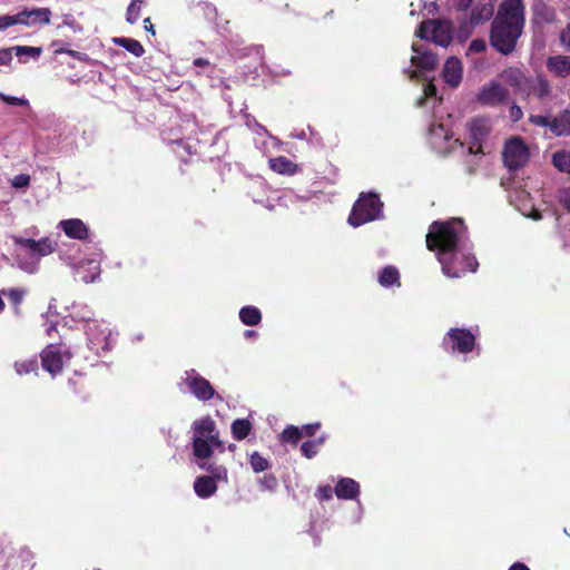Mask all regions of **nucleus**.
Here are the masks:
<instances>
[{
    "mask_svg": "<svg viewBox=\"0 0 570 570\" xmlns=\"http://www.w3.org/2000/svg\"><path fill=\"white\" fill-rule=\"evenodd\" d=\"M12 50H14L16 56L19 58L22 56H29L35 60H37L42 53V49L40 47L31 46H16L12 48Z\"/></svg>",
    "mask_w": 570,
    "mask_h": 570,
    "instance_id": "nucleus-40",
    "label": "nucleus"
},
{
    "mask_svg": "<svg viewBox=\"0 0 570 570\" xmlns=\"http://www.w3.org/2000/svg\"><path fill=\"white\" fill-rule=\"evenodd\" d=\"M523 0H503L491 23L490 43L500 53L508 56L517 46L524 27Z\"/></svg>",
    "mask_w": 570,
    "mask_h": 570,
    "instance_id": "nucleus-1",
    "label": "nucleus"
},
{
    "mask_svg": "<svg viewBox=\"0 0 570 570\" xmlns=\"http://www.w3.org/2000/svg\"><path fill=\"white\" fill-rule=\"evenodd\" d=\"M413 51L416 52V56L412 57L411 61L417 68L422 70H434L439 63L436 55L431 51L422 50L420 46L413 45Z\"/></svg>",
    "mask_w": 570,
    "mask_h": 570,
    "instance_id": "nucleus-20",
    "label": "nucleus"
},
{
    "mask_svg": "<svg viewBox=\"0 0 570 570\" xmlns=\"http://www.w3.org/2000/svg\"><path fill=\"white\" fill-rule=\"evenodd\" d=\"M462 62L456 57H450L446 59L443 68L444 81L455 88L461 83L462 80Z\"/></svg>",
    "mask_w": 570,
    "mask_h": 570,
    "instance_id": "nucleus-18",
    "label": "nucleus"
},
{
    "mask_svg": "<svg viewBox=\"0 0 570 570\" xmlns=\"http://www.w3.org/2000/svg\"><path fill=\"white\" fill-rule=\"evenodd\" d=\"M434 19L422 21L415 30V36L420 39L432 40V30H434Z\"/></svg>",
    "mask_w": 570,
    "mask_h": 570,
    "instance_id": "nucleus-38",
    "label": "nucleus"
},
{
    "mask_svg": "<svg viewBox=\"0 0 570 570\" xmlns=\"http://www.w3.org/2000/svg\"><path fill=\"white\" fill-rule=\"evenodd\" d=\"M210 476L215 478V482L217 480L227 481V469L224 465H217V468H215V471Z\"/></svg>",
    "mask_w": 570,
    "mask_h": 570,
    "instance_id": "nucleus-51",
    "label": "nucleus"
},
{
    "mask_svg": "<svg viewBox=\"0 0 570 570\" xmlns=\"http://www.w3.org/2000/svg\"><path fill=\"white\" fill-rule=\"evenodd\" d=\"M249 464L253 471L256 473L266 471L269 468L268 460L262 456L258 452H254L250 454Z\"/></svg>",
    "mask_w": 570,
    "mask_h": 570,
    "instance_id": "nucleus-39",
    "label": "nucleus"
},
{
    "mask_svg": "<svg viewBox=\"0 0 570 570\" xmlns=\"http://www.w3.org/2000/svg\"><path fill=\"white\" fill-rule=\"evenodd\" d=\"M438 261L442 266L443 274L451 278H459L468 272L474 273L479 266L475 256L464 254L459 248L450 250L448 254H441Z\"/></svg>",
    "mask_w": 570,
    "mask_h": 570,
    "instance_id": "nucleus-5",
    "label": "nucleus"
},
{
    "mask_svg": "<svg viewBox=\"0 0 570 570\" xmlns=\"http://www.w3.org/2000/svg\"><path fill=\"white\" fill-rule=\"evenodd\" d=\"M13 188H27L30 185V176L28 174H20L14 176L11 181Z\"/></svg>",
    "mask_w": 570,
    "mask_h": 570,
    "instance_id": "nucleus-43",
    "label": "nucleus"
},
{
    "mask_svg": "<svg viewBox=\"0 0 570 570\" xmlns=\"http://www.w3.org/2000/svg\"><path fill=\"white\" fill-rule=\"evenodd\" d=\"M256 335H257V333L255 331H253V330L245 331V336L246 337H254Z\"/></svg>",
    "mask_w": 570,
    "mask_h": 570,
    "instance_id": "nucleus-62",
    "label": "nucleus"
},
{
    "mask_svg": "<svg viewBox=\"0 0 570 570\" xmlns=\"http://www.w3.org/2000/svg\"><path fill=\"white\" fill-rule=\"evenodd\" d=\"M193 431V453L200 460L198 466L212 475L218 464L208 463L206 460L213 455L214 449L220 452L225 451L224 443L219 439V431L210 416L194 421Z\"/></svg>",
    "mask_w": 570,
    "mask_h": 570,
    "instance_id": "nucleus-2",
    "label": "nucleus"
},
{
    "mask_svg": "<svg viewBox=\"0 0 570 570\" xmlns=\"http://www.w3.org/2000/svg\"><path fill=\"white\" fill-rule=\"evenodd\" d=\"M262 491L275 492L278 487V480L274 474H265L258 479Z\"/></svg>",
    "mask_w": 570,
    "mask_h": 570,
    "instance_id": "nucleus-41",
    "label": "nucleus"
},
{
    "mask_svg": "<svg viewBox=\"0 0 570 570\" xmlns=\"http://www.w3.org/2000/svg\"><path fill=\"white\" fill-rule=\"evenodd\" d=\"M14 244L29 249L31 254L37 256H47L57 249V243L49 237H42L39 240L24 237H16Z\"/></svg>",
    "mask_w": 570,
    "mask_h": 570,
    "instance_id": "nucleus-12",
    "label": "nucleus"
},
{
    "mask_svg": "<svg viewBox=\"0 0 570 570\" xmlns=\"http://www.w3.org/2000/svg\"><path fill=\"white\" fill-rule=\"evenodd\" d=\"M529 121H530L532 125H535V126H540V127H549V128H550L551 119H550L548 116H542V115H531V116L529 117Z\"/></svg>",
    "mask_w": 570,
    "mask_h": 570,
    "instance_id": "nucleus-46",
    "label": "nucleus"
},
{
    "mask_svg": "<svg viewBox=\"0 0 570 570\" xmlns=\"http://www.w3.org/2000/svg\"><path fill=\"white\" fill-rule=\"evenodd\" d=\"M234 449H235V444H230L229 450H234Z\"/></svg>",
    "mask_w": 570,
    "mask_h": 570,
    "instance_id": "nucleus-64",
    "label": "nucleus"
},
{
    "mask_svg": "<svg viewBox=\"0 0 570 570\" xmlns=\"http://www.w3.org/2000/svg\"><path fill=\"white\" fill-rule=\"evenodd\" d=\"M269 168L281 175L292 176L298 171V166L285 156L269 158Z\"/></svg>",
    "mask_w": 570,
    "mask_h": 570,
    "instance_id": "nucleus-24",
    "label": "nucleus"
},
{
    "mask_svg": "<svg viewBox=\"0 0 570 570\" xmlns=\"http://www.w3.org/2000/svg\"><path fill=\"white\" fill-rule=\"evenodd\" d=\"M547 68L557 77L566 78L570 76V56H551L547 59Z\"/></svg>",
    "mask_w": 570,
    "mask_h": 570,
    "instance_id": "nucleus-22",
    "label": "nucleus"
},
{
    "mask_svg": "<svg viewBox=\"0 0 570 570\" xmlns=\"http://www.w3.org/2000/svg\"><path fill=\"white\" fill-rule=\"evenodd\" d=\"M529 96L534 95L539 100L543 101L551 95V87L548 79L541 75L532 79Z\"/></svg>",
    "mask_w": 570,
    "mask_h": 570,
    "instance_id": "nucleus-26",
    "label": "nucleus"
},
{
    "mask_svg": "<svg viewBox=\"0 0 570 570\" xmlns=\"http://www.w3.org/2000/svg\"><path fill=\"white\" fill-rule=\"evenodd\" d=\"M6 96H7V95H4V94L0 92V100L4 101Z\"/></svg>",
    "mask_w": 570,
    "mask_h": 570,
    "instance_id": "nucleus-63",
    "label": "nucleus"
},
{
    "mask_svg": "<svg viewBox=\"0 0 570 570\" xmlns=\"http://www.w3.org/2000/svg\"><path fill=\"white\" fill-rule=\"evenodd\" d=\"M502 78L505 83L513 87L522 97H529L533 78H528L519 68H508L503 71Z\"/></svg>",
    "mask_w": 570,
    "mask_h": 570,
    "instance_id": "nucleus-14",
    "label": "nucleus"
},
{
    "mask_svg": "<svg viewBox=\"0 0 570 570\" xmlns=\"http://www.w3.org/2000/svg\"><path fill=\"white\" fill-rule=\"evenodd\" d=\"M509 99V91L498 81H491L479 91L476 100L479 104L495 107L505 104Z\"/></svg>",
    "mask_w": 570,
    "mask_h": 570,
    "instance_id": "nucleus-10",
    "label": "nucleus"
},
{
    "mask_svg": "<svg viewBox=\"0 0 570 570\" xmlns=\"http://www.w3.org/2000/svg\"><path fill=\"white\" fill-rule=\"evenodd\" d=\"M142 3L144 0H131L126 12V21L128 23L135 24L138 21Z\"/></svg>",
    "mask_w": 570,
    "mask_h": 570,
    "instance_id": "nucleus-37",
    "label": "nucleus"
},
{
    "mask_svg": "<svg viewBox=\"0 0 570 570\" xmlns=\"http://www.w3.org/2000/svg\"><path fill=\"white\" fill-rule=\"evenodd\" d=\"M194 491L202 499L212 497L217 491L215 478L209 475L197 476L194 482Z\"/></svg>",
    "mask_w": 570,
    "mask_h": 570,
    "instance_id": "nucleus-23",
    "label": "nucleus"
},
{
    "mask_svg": "<svg viewBox=\"0 0 570 570\" xmlns=\"http://www.w3.org/2000/svg\"><path fill=\"white\" fill-rule=\"evenodd\" d=\"M508 570H530V568L522 562H514Z\"/></svg>",
    "mask_w": 570,
    "mask_h": 570,
    "instance_id": "nucleus-57",
    "label": "nucleus"
},
{
    "mask_svg": "<svg viewBox=\"0 0 570 570\" xmlns=\"http://www.w3.org/2000/svg\"><path fill=\"white\" fill-rule=\"evenodd\" d=\"M250 431L252 423L246 419H237L232 423V434L238 441L246 439Z\"/></svg>",
    "mask_w": 570,
    "mask_h": 570,
    "instance_id": "nucleus-31",
    "label": "nucleus"
},
{
    "mask_svg": "<svg viewBox=\"0 0 570 570\" xmlns=\"http://www.w3.org/2000/svg\"><path fill=\"white\" fill-rule=\"evenodd\" d=\"M550 131L556 136L570 135V110L566 109L551 119Z\"/></svg>",
    "mask_w": 570,
    "mask_h": 570,
    "instance_id": "nucleus-25",
    "label": "nucleus"
},
{
    "mask_svg": "<svg viewBox=\"0 0 570 570\" xmlns=\"http://www.w3.org/2000/svg\"><path fill=\"white\" fill-rule=\"evenodd\" d=\"M433 26L434 30H432V41L442 47L450 45L452 40L450 27L446 23L435 19Z\"/></svg>",
    "mask_w": 570,
    "mask_h": 570,
    "instance_id": "nucleus-27",
    "label": "nucleus"
},
{
    "mask_svg": "<svg viewBox=\"0 0 570 570\" xmlns=\"http://www.w3.org/2000/svg\"><path fill=\"white\" fill-rule=\"evenodd\" d=\"M523 117V111L521 107H519L517 104H512L509 109V118L511 121L517 122L521 120Z\"/></svg>",
    "mask_w": 570,
    "mask_h": 570,
    "instance_id": "nucleus-47",
    "label": "nucleus"
},
{
    "mask_svg": "<svg viewBox=\"0 0 570 570\" xmlns=\"http://www.w3.org/2000/svg\"><path fill=\"white\" fill-rule=\"evenodd\" d=\"M493 14L491 7L487 4L475 6L471 13L468 22H463L459 27V33L465 37L470 36L472 30L483 21H488Z\"/></svg>",
    "mask_w": 570,
    "mask_h": 570,
    "instance_id": "nucleus-15",
    "label": "nucleus"
},
{
    "mask_svg": "<svg viewBox=\"0 0 570 570\" xmlns=\"http://www.w3.org/2000/svg\"><path fill=\"white\" fill-rule=\"evenodd\" d=\"M17 26L35 27L38 24H49L51 10L49 8H24L16 14Z\"/></svg>",
    "mask_w": 570,
    "mask_h": 570,
    "instance_id": "nucleus-11",
    "label": "nucleus"
},
{
    "mask_svg": "<svg viewBox=\"0 0 570 570\" xmlns=\"http://www.w3.org/2000/svg\"><path fill=\"white\" fill-rule=\"evenodd\" d=\"M475 346L476 337L468 328L452 327L442 338V347L450 354H469Z\"/></svg>",
    "mask_w": 570,
    "mask_h": 570,
    "instance_id": "nucleus-6",
    "label": "nucleus"
},
{
    "mask_svg": "<svg viewBox=\"0 0 570 570\" xmlns=\"http://www.w3.org/2000/svg\"><path fill=\"white\" fill-rule=\"evenodd\" d=\"M13 366L18 375L37 373L39 368L38 360L36 356L31 358L16 361Z\"/></svg>",
    "mask_w": 570,
    "mask_h": 570,
    "instance_id": "nucleus-32",
    "label": "nucleus"
},
{
    "mask_svg": "<svg viewBox=\"0 0 570 570\" xmlns=\"http://www.w3.org/2000/svg\"><path fill=\"white\" fill-rule=\"evenodd\" d=\"M4 102L11 106H24L28 105V101L22 98L13 97V96H6Z\"/></svg>",
    "mask_w": 570,
    "mask_h": 570,
    "instance_id": "nucleus-53",
    "label": "nucleus"
},
{
    "mask_svg": "<svg viewBox=\"0 0 570 570\" xmlns=\"http://www.w3.org/2000/svg\"><path fill=\"white\" fill-rule=\"evenodd\" d=\"M144 24H145V29L149 32H151L153 35H155V29H154V26L151 24V21H150V18H146L144 20Z\"/></svg>",
    "mask_w": 570,
    "mask_h": 570,
    "instance_id": "nucleus-59",
    "label": "nucleus"
},
{
    "mask_svg": "<svg viewBox=\"0 0 570 570\" xmlns=\"http://www.w3.org/2000/svg\"><path fill=\"white\" fill-rule=\"evenodd\" d=\"M473 0H455V8L460 11H465Z\"/></svg>",
    "mask_w": 570,
    "mask_h": 570,
    "instance_id": "nucleus-55",
    "label": "nucleus"
},
{
    "mask_svg": "<svg viewBox=\"0 0 570 570\" xmlns=\"http://www.w3.org/2000/svg\"><path fill=\"white\" fill-rule=\"evenodd\" d=\"M502 156L504 166L510 171H515L528 164L530 153L523 138L517 136L505 142Z\"/></svg>",
    "mask_w": 570,
    "mask_h": 570,
    "instance_id": "nucleus-7",
    "label": "nucleus"
},
{
    "mask_svg": "<svg viewBox=\"0 0 570 570\" xmlns=\"http://www.w3.org/2000/svg\"><path fill=\"white\" fill-rule=\"evenodd\" d=\"M560 41L568 50H570V22L562 30L560 35Z\"/></svg>",
    "mask_w": 570,
    "mask_h": 570,
    "instance_id": "nucleus-52",
    "label": "nucleus"
},
{
    "mask_svg": "<svg viewBox=\"0 0 570 570\" xmlns=\"http://www.w3.org/2000/svg\"><path fill=\"white\" fill-rule=\"evenodd\" d=\"M76 274L79 279L83 283H92L100 275V265L95 259H87L80 262L76 268Z\"/></svg>",
    "mask_w": 570,
    "mask_h": 570,
    "instance_id": "nucleus-21",
    "label": "nucleus"
},
{
    "mask_svg": "<svg viewBox=\"0 0 570 570\" xmlns=\"http://www.w3.org/2000/svg\"><path fill=\"white\" fill-rule=\"evenodd\" d=\"M2 294L10 301L16 309H18L27 294V291L24 288H8L3 289Z\"/></svg>",
    "mask_w": 570,
    "mask_h": 570,
    "instance_id": "nucleus-36",
    "label": "nucleus"
},
{
    "mask_svg": "<svg viewBox=\"0 0 570 570\" xmlns=\"http://www.w3.org/2000/svg\"><path fill=\"white\" fill-rule=\"evenodd\" d=\"M193 63H194V66L199 67V68L208 67L210 65L208 59L200 58V57L195 58Z\"/></svg>",
    "mask_w": 570,
    "mask_h": 570,
    "instance_id": "nucleus-56",
    "label": "nucleus"
},
{
    "mask_svg": "<svg viewBox=\"0 0 570 570\" xmlns=\"http://www.w3.org/2000/svg\"><path fill=\"white\" fill-rule=\"evenodd\" d=\"M55 53L56 55L67 53L70 57H72L79 61H87V59H88V56L86 53L79 52V51H76L72 49L58 48V49H55Z\"/></svg>",
    "mask_w": 570,
    "mask_h": 570,
    "instance_id": "nucleus-45",
    "label": "nucleus"
},
{
    "mask_svg": "<svg viewBox=\"0 0 570 570\" xmlns=\"http://www.w3.org/2000/svg\"><path fill=\"white\" fill-rule=\"evenodd\" d=\"M465 229L461 218L433 222L426 234V247L431 252H436L439 258L441 254H448L450 250L459 248L460 237Z\"/></svg>",
    "mask_w": 570,
    "mask_h": 570,
    "instance_id": "nucleus-3",
    "label": "nucleus"
},
{
    "mask_svg": "<svg viewBox=\"0 0 570 570\" xmlns=\"http://www.w3.org/2000/svg\"><path fill=\"white\" fill-rule=\"evenodd\" d=\"M469 137L471 145L469 146L468 154H484L482 144L485 141L491 132V126L485 118H475L468 124Z\"/></svg>",
    "mask_w": 570,
    "mask_h": 570,
    "instance_id": "nucleus-8",
    "label": "nucleus"
},
{
    "mask_svg": "<svg viewBox=\"0 0 570 570\" xmlns=\"http://www.w3.org/2000/svg\"><path fill=\"white\" fill-rule=\"evenodd\" d=\"M14 26H17L14 14H0V31H6L7 29Z\"/></svg>",
    "mask_w": 570,
    "mask_h": 570,
    "instance_id": "nucleus-44",
    "label": "nucleus"
},
{
    "mask_svg": "<svg viewBox=\"0 0 570 570\" xmlns=\"http://www.w3.org/2000/svg\"><path fill=\"white\" fill-rule=\"evenodd\" d=\"M320 428H321V423L317 422V423L306 424L299 430L303 431V435L312 438L316 434V432L320 430Z\"/></svg>",
    "mask_w": 570,
    "mask_h": 570,
    "instance_id": "nucleus-50",
    "label": "nucleus"
},
{
    "mask_svg": "<svg viewBox=\"0 0 570 570\" xmlns=\"http://www.w3.org/2000/svg\"><path fill=\"white\" fill-rule=\"evenodd\" d=\"M379 283L384 287L393 285L400 286L401 282L397 268L394 266L384 267L379 275Z\"/></svg>",
    "mask_w": 570,
    "mask_h": 570,
    "instance_id": "nucleus-30",
    "label": "nucleus"
},
{
    "mask_svg": "<svg viewBox=\"0 0 570 570\" xmlns=\"http://www.w3.org/2000/svg\"><path fill=\"white\" fill-rule=\"evenodd\" d=\"M553 166L563 173H570V153L566 150L556 151L552 155Z\"/></svg>",
    "mask_w": 570,
    "mask_h": 570,
    "instance_id": "nucleus-33",
    "label": "nucleus"
},
{
    "mask_svg": "<svg viewBox=\"0 0 570 570\" xmlns=\"http://www.w3.org/2000/svg\"><path fill=\"white\" fill-rule=\"evenodd\" d=\"M59 226L66 236L72 239L83 240L89 234L87 225L79 218L63 219Z\"/></svg>",
    "mask_w": 570,
    "mask_h": 570,
    "instance_id": "nucleus-17",
    "label": "nucleus"
},
{
    "mask_svg": "<svg viewBox=\"0 0 570 570\" xmlns=\"http://www.w3.org/2000/svg\"><path fill=\"white\" fill-rule=\"evenodd\" d=\"M529 217L532 218L533 220H540L542 218V214L538 209H532L531 213L529 214Z\"/></svg>",
    "mask_w": 570,
    "mask_h": 570,
    "instance_id": "nucleus-58",
    "label": "nucleus"
},
{
    "mask_svg": "<svg viewBox=\"0 0 570 570\" xmlns=\"http://www.w3.org/2000/svg\"><path fill=\"white\" fill-rule=\"evenodd\" d=\"M42 368L52 376L61 373L63 361L60 348L55 344H49L40 353Z\"/></svg>",
    "mask_w": 570,
    "mask_h": 570,
    "instance_id": "nucleus-13",
    "label": "nucleus"
},
{
    "mask_svg": "<svg viewBox=\"0 0 570 570\" xmlns=\"http://www.w3.org/2000/svg\"><path fill=\"white\" fill-rule=\"evenodd\" d=\"M325 438L321 436L315 440L305 441L301 446V452L306 459H313L320 450V446L324 443Z\"/></svg>",
    "mask_w": 570,
    "mask_h": 570,
    "instance_id": "nucleus-34",
    "label": "nucleus"
},
{
    "mask_svg": "<svg viewBox=\"0 0 570 570\" xmlns=\"http://www.w3.org/2000/svg\"><path fill=\"white\" fill-rule=\"evenodd\" d=\"M112 41L115 45L122 47L124 49H126L127 51H129L137 58L144 56V53H145V48L136 39L118 37V38H114Z\"/></svg>",
    "mask_w": 570,
    "mask_h": 570,
    "instance_id": "nucleus-28",
    "label": "nucleus"
},
{
    "mask_svg": "<svg viewBox=\"0 0 570 570\" xmlns=\"http://www.w3.org/2000/svg\"><path fill=\"white\" fill-rule=\"evenodd\" d=\"M563 238L567 245H570V227L568 228V232H564Z\"/></svg>",
    "mask_w": 570,
    "mask_h": 570,
    "instance_id": "nucleus-61",
    "label": "nucleus"
},
{
    "mask_svg": "<svg viewBox=\"0 0 570 570\" xmlns=\"http://www.w3.org/2000/svg\"><path fill=\"white\" fill-rule=\"evenodd\" d=\"M485 49L487 43L483 39H473L469 46V50L475 53L483 52Z\"/></svg>",
    "mask_w": 570,
    "mask_h": 570,
    "instance_id": "nucleus-49",
    "label": "nucleus"
},
{
    "mask_svg": "<svg viewBox=\"0 0 570 570\" xmlns=\"http://www.w3.org/2000/svg\"><path fill=\"white\" fill-rule=\"evenodd\" d=\"M425 94L428 96H432V95H435L436 94V88L434 85L430 83L426 89H425Z\"/></svg>",
    "mask_w": 570,
    "mask_h": 570,
    "instance_id": "nucleus-60",
    "label": "nucleus"
},
{
    "mask_svg": "<svg viewBox=\"0 0 570 570\" xmlns=\"http://www.w3.org/2000/svg\"><path fill=\"white\" fill-rule=\"evenodd\" d=\"M12 61V48L0 49V66H9Z\"/></svg>",
    "mask_w": 570,
    "mask_h": 570,
    "instance_id": "nucleus-48",
    "label": "nucleus"
},
{
    "mask_svg": "<svg viewBox=\"0 0 570 570\" xmlns=\"http://www.w3.org/2000/svg\"><path fill=\"white\" fill-rule=\"evenodd\" d=\"M185 384L191 394L199 401H209L215 395V390L210 382L203 377L196 370L186 371Z\"/></svg>",
    "mask_w": 570,
    "mask_h": 570,
    "instance_id": "nucleus-9",
    "label": "nucleus"
},
{
    "mask_svg": "<svg viewBox=\"0 0 570 570\" xmlns=\"http://www.w3.org/2000/svg\"><path fill=\"white\" fill-rule=\"evenodd\" d=\"M315 495L320 502L328 501L333 498V489L330 484L320 485Z\"/></svg>",
    "mask_w": 570,
    "mask_h": 570,
    "instance_id": "nucleus-42",
    "label": "nucleus"
},
{
    "mask_svg": "<svg viewBox=\"0 0 570 570\" xmlns=\"http://www.w3.org/2000/svg\"><path fill=\"white\" fill-rule=\"evenodd\" d=\"M110 334L111 332L107 327L100 328L98 325L89 326L87 335L90 348L96 353H99V351H109L111 348Z\"/></svg>",
    "mask_w": 570,
    "mask_h": 570,
    "instance_id": "nucleus-16",
    "label": "nucleus"
},
{
    "mask_svg": "<svg viewBox=\"0 0 570 570\" xmlns=\"http://www.w3.org/2000/svg\"><path fill=\"white\" fill-rule=\"evenodd\" d=\"M239 318L243 324L247 326H255L261 323L262 313L257 307L248 305L240 308Z\"/></svg>",
    "mask_w": 570,
    "mask_h": 570,
    "instance_id": "nucleus-29",
    "label": "nucleus"
},
{
    "mask_svg": "<svg viewBox=\"0 0 570 570\" xmlns=\"http://www.w3.org/2000/svg\"><path fill=\"white\" fill-rule=\"evenodd\" d=\"M302 436H303V431H301L295 425L286 426L281 434V439L283 442L292 443V444H297Z\"/></svg>",
    "mask_w": 570,
    "mask_h": 570,
    "instance_id": "nucleus-35",
    "label": "nucleus"
},
{
    "mask_svg": "<svg viewBox=\"0 0 570 570\" xmlns=\"http://www.w3.org/2000/svg\"><path fill=\"white\" fill-rule=\"evenodd\" d=\"M334 492L338 499L354 500L360 495V484L351 478H341L334 488Z\"/></svg>",
    "mask_w": 570,
    "mask_h": 570,
    "instance_id": "nucleus-19",
    "label": "nucleus"
},
{
    "mask_svg": "<svg viewBox=\"0 0 570 570\" xmlns=\"http://www.w3.org/2000/svg\"><path fill=\"white\" fill-rule=\"evenodd\" d=\"M383 203L376 194H362L348 216V224L353 227H360L368 222L381 217Z\"/></svg>",
    "mask_w": 570,
    "mask_h": 570,
    "instance_id": "nucleus-4",
    "label": "nucleus"
},
{
    "mask_svg": "<svg viewBox=\"0 0 570 570\" xmlns=\"http://www.w3.org/2000/svg\"><path fill=\"white\" fill-rule=\"evenodd\" d=\"M560 203L564 208L570 210V188L563 189L560 194Z\"/></svg>",
    "mask_w": 570,
    "mask_h": 570,
    "instance_id": "nucleus-54",
    "label": "nucleus"
}]
</instances>
